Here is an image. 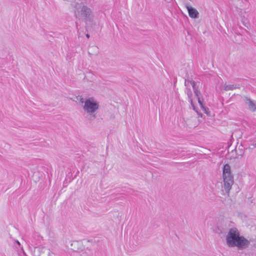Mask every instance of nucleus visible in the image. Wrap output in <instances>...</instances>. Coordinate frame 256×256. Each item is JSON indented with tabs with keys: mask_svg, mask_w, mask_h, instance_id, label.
Masks as SVG:
<instances>
[{
	"mask_svg": "<svg viewBox=\"0 0 256 256\" xmlns=\"http://www.w3.org/2000/svg\"><path fill=\"white\" fill-rule=\"evenodd\" d=\"M238 87L234 84H226L224 88L225 90H231L236 88Z\"/></svg>",
	"mask_w": 256,
	"mask_h": 256,
	"instance_id": "nucleus-13",
	"label": "nucleus"
},
{
	"mask_svg": "<svg viewBox=\"0 0 256 256\" xmlns=\"http://www.w3.org/2000/svg\"><path fill=\"white\" fill-rule=\"evenodd\" d=\"M188 96L189 99H190V102L191 104H192V106L193 108V109L197 112V114H198L199 116L202 117V113H199L196 110V107H195V106H194V104L193 101H192V99L191 98V96H192V93L191 92H190V93L188 92Z\"/></svg>",
	"mask_w": 256,
	"mask_h": 256,
	"instance_id": "nucleus-11",
	"label": "nucleus"
},
{
	"mask_svg": "<svg viewBox=\"0 0 256 256\" xmlns=\"http://www.w3.org/2000/svg\"><path fill=\"white\" fill-rule=\"evenodd\" d=\"M244 146L243 145H238L234 146V150H232V152H234L235 154H234L232 157L233 158H238L239 156H242L244 154Z\"/></svg>",
	"mask_w": 256,
	"mask_h": 256,
	"instance_id": "nucleus-5",
	"label": "nucleus"
},
{
	"mask_svg": "<svg viewBox=\"0 0 256 256\" xmlns=\"http://www.w3.org/2000/svg\"><path fill=\"white\" fill-rule=\"evenodd\" d=\"M16 242L19 246H20V244L18 240H16Z\"/></svg>",
	"mask_w": 256,
	"mask_h": 256,
	"instance_id": "nucleus-15",
	"label": "nucleus"
},
{
	"mask_svg": "<svg viewBox=\"0 0 256 256\" xmlns=\"http://www.w3.org/2000/svg\"><path fill=\"white\" fill-rule=\"evenodd\" d=\"M223 188L227 194L230 192L234 183V176L232 174L230 166L226 164L222 168Z\"/></svg>",
	"mask_w": 256,
	"mask_h": 256,
	"instance_id": "nucleus-4",
	"label": "nucleus"
},
{
	"mask_svg": "<svg viewBox=\"0 0 256 256\" xmlns=\"http://www.w3.org/2000/svg\"><path fill=\"white\" fill-rule=\"evenodd\" d=\"M20 249L23 250V248L22 247L20 248Z\"/></svg>",
	"mask_w": 256,
	"mask_h": 256,
	"instance_id": "nucleus-18",
	"label": "nucleus"
},
{
	"mask_svg": "<svg viewBox=\"0 0 256 256\" xmlns=\"http://www.w3.org/2000/svg\"><path fill=\"white\" fill-rule=\"evenodd\" d=\"M86 36L88 38H89L90 36H89V34H87L86 35Z\"/></svg>",
	"mask_w": 256,
	"mask_h": 256,
	"instance_id": "nucleus-16",
	"label": "nucleus"
},
{
	"mask_svg": "<svg viewBox=\"0 0 256 256\" xmlns=\"http://www.w3.org/2000/svg\"><path fill=\"white\" fill-rule=\"evenodd\" d=\"M232 146V144H230V145L229 146H228V148H230L231 147V146Z\"/></svg>",
	"mask_w": 256,
	"mask_h": 256,
	"instance_id": "nucleus-17",
	"label": "nucleus"
},
{
	"mask_svg": "<svg viewBox=\"0 0 256 256\" xmlns=\"http://www.w3.org/2000/svg\"><path fill=\"white\" fill-rule=\"evenodd\" d=\"M75 16L84 21L86 24H88L94 21V14L91 9L82 4H76L74 10Z\"/></svg>",
	"mask_w": 256,
	"mask_h": 256,
	"instance_id": "nucleus-3",
	"label": "nucleus"
},
{
	"mask_svg": "<svg viewBox=\"0 0 256 256\" xmlns=\"http://www.w3.org/2000/svg\"><path fill=\"white\" fill-rule=\"evenodd\" d=\"M76 99L82 104V110L90 120H94L100 108L99 102L94 98L84 99L82 96H78Z\"/></svg>",
	"mask_w": 256,
	"mask_h": 256,
	"instance_id": "nucleus-2",
	"label": "nucleus"
},
{
	"mask_svg": "<svg viewBox=\"0 0 256 256\" xmlns=\"http://www.w3.org/2000/svg\"><path fill=\"white\" fill-rule=\"evenodd\" d=\"M98 52V48L96 46H92L89 48V53L90 54H96Z\"/></svg>",
	"mask_w": 256,
	"mask_h": 256,
	"instance_id": "nucleus-12",
	"label": "nucleus"
},
{
	"mask_svg": "<svg viewBox=\"0 0 256 256\" xmlns=\"http://www.w3.org/2000/svg\"><path fill=\"white\" fill-rule=\"evenodd\" d=\"M199 104H200L201 108L204 110V112L208 116H212L209 110V109L204 106V104H202V102L200 100H199Z\"/></svg>",
	"mask_w": 256,
	"mask_h": 256,
	"instance_id": "nucleus-10",
	"label": "nucleus"
},
{
	"mask_svg": "<svg viewBox=\"0 0 256 256\" xmlns=\"http://www.w3.org/2000/svg\"><path fill=\"white\" fill-rule=\"evenodd\" d=\"M246 104L250 110L254 112L256 110V105L250 100H246Z\"/></svg>",
	"mask_w": 256,
	"mask_h": 256,
	"instance_id": "nucleus-9",
	"label": "nucleus"
},
{
	"mask_svg": "<svg viewBox=\"0 0 256 256\" xmlns=\"http://www.w3.org/2000/svg\"><path fill=\"white\" fill-rule=\"evenodd\" d=\"M186 122L187 126L190 128L196 127L198 125V122L194 118L191 120H188Z\"/></svg>",
	"mask_w": 256,
	"mask_h": 256,
	"instance_id": "nucleus-8",
	"label": "nucleus"
},
{
	"mask_svg": "<svg viewBox=\"0 0 256 256\" xmlns=\"http://www.w3.org/2000/svg\"><path fill=\"white\" fill-rule=\"evenodd\" d=\"M140 148L144 152H148V145H145V144H144V145H140Z\"/></svg>",
	"mask_w": 256,
	"mask_h": 256,
	"instance_id": "nucleus-14",
	"label": "nucleus"
},
{
	"mask_svg": "<svg viewBox=\"0 0 256 256\" xmlns=\"http://www.w3.org/2000/svg\"><path fill=\"white\" fill-rule=\"evenodd\" d=\"M186 8L188 10L189 16L190 18H198V12L196 8L188 6H186Z\"/></svg>",
	"mask_w": 256,
	"mask_h": 256,
	"instance_id": "nucleus-6",
	"label": "nucleus"
},
{
	"mask_svg": "<svg viewBox=\"0 0 256 256\" xmlns=\"http://www.w3.org/2000/svg\"><path fill=\"white\" fill-rule=\"evenodd\" d=\"M188 84L191 85L192 86V87L193 88V89H194V92L195 94V95L197 97V99H198V102H199V100H200V92L195 88V87H194V86H195L194 82V81H192V80L186 81L185 82V85L186 86H188Z\"/></svg>",
	"mask_w": 256,
	"mask_h": 256,
	"instance_id": "nucleus-7",
	"label": "nucleus"
},
{
	"mask_svg": "<svg viewBox=\"0 0 256 256\" xmlns=\"http://www.w3.org/2000/svg\"><path fill=\"white\" fill-rule=\"evenodd\" d=\"M226 243L228 248H236L239 250H244L250 244V240L242 235L236 228L228 230L226 236Z\"/></svg>",
	"mask_w": 256,
	"mask_h": 256,
	"instance_id": "nucleus-1",
	"label": "nucleus"
}]
</instances>
